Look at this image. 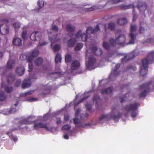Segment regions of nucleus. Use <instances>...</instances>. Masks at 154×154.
<instances>
[{
  "label": "nucleus",
  "mask_w": 154,
  "mask_h": 154,
  "mask_svg": "<svg viewBox=\"0 0 154 154\" xmlns=\"http://www.w3.org/2000/svg\"><path fill=\"white\" fill-rule=\"evenodd\" d=\"M20 58L22 60H24L27 58V56L26 54H22L20 55Z\"/></svg>",
  "instance_id": "43"
},
{
  "label": "nucleus",
  "mask_w": 154,
  "mask_h": 154,
  "mask_svg": "<svg viewBox=\"0 0 154 154\" xmlns=\"http://www.w3.org/2000/svg\"><path fill=\"white\" fill-rule=\"evenodd\" d=\"M85 107L87 110L89 111H90L91 109V106L89 104H86Z\"/></svg>",
  "instance_id": "52"
},
{
  "label": "nucleus",
  "mask_w": 154,
  "mask_h": 154,
  "mask_svg": "<svg viewBox=\"0 0 154 154\" xmlns=\"http://www.w3.org/2000/svg\"><path fill=\"white\" fill-rule=\"evenodd\" d=\"M1 22L3 24L0 25V33L3 35H6L9 32V28L5 24L9 22L8 20L3 19L0 20Z\"/></svg>",
  "instance_id": "3"
},
{
  "label": "nucleus",
  "mask_w": 154,
  "mask_h": 154,
  "mask_svg": "<svg viewBox=\"0 0 154 154\" xmlns=\"http://www.w3.org/2000/svg\"><path fill=\"white\" fill-rule=\"evenodd\" d=\"M136 29L137 26L136 25H131L130 32L129 34V36L131 39L129 42V44H134V41L136 39V35L134 34L133 33L135 31Z\"/></svg>",
  "instance_id": "5"
},
{
  "label": "nucleus",
  "mask_w": 154,
  "mask_h": 154,
  "mask_svg": "<svg viewBox=\"0 0 154 154\" xmlns=\"http://www.w3.org/2000/svg\"><path fill=\"white\" fill-rule=\"evenodd\" d=\"M60 48V45H55L53 48V50L54 51H58L59 50Z\"/></svg>",
  "instance_id": "48"
},
{
  "label": "nucleus",
  "mask_w": 154,
  "mask_h": 154,
  "mask_svg": "<svg viewBox=\"0 0 154 154\" xmlns=\"http://www.w3.org/2000/svg\"><path fill=\"white\" fill-rule=\"evenodd\" d=\"M127 23V19L125 17L120 18L118 20V23L120 25H125Z\"/></svg>",
  "instance_id": "24"
},
{
  "label": "nucleus",
  "mask_w": 154,
  "mask_h": 154,
  "mask_svg": "<svg viewBox=\"0 0 154 154\" xmlns=\"http://www.w3.org/2000/svg\"><path fill=\"white\" fill-rule=\"evenodd\" d=\"M30 82H23L22 85V88L23 89H25L31 86Z\"/></svg>",
  "instance_id": "29"
},
{
  "label": "nucleus",
  "mask_w": 154,
  "mask_h": 154,
  "mask_svg": "<svg viewBox=\"0 0 154 154\" xmlns=\"http://www.w3.org/2000/svg\"><path fill=\"white\" fill-rule=\"evenodd\" d=\"M139 104L137 103H131L126 105L125 109L128 112L131 111H136L138 109V106Z\"/></svg>",
  "instance_id": "9"
},
{
  "label": "nucleus",
  "mask_w": 154,
  "mask_h": 154,
  "mask_svg": "<svg viewBox=\"0 0 154 154\" xmlns=\"http://www.w3.org/2000/svg\"><path fill=\"white\" fill-rule=\"evenodd\" d=\"M27 32L26 31H23L21 34V36L23 39H25L26 38Z\"/></svg>",
  "instance_id": "50"
},
{
  "label": "nucleus",
  "mask_w": 154,
  "mask_h": 154,
  "mask_svg": "<svg viewBox=\"0 0 154 154\" xmlns=\"http://www.w3.org/2000/svg\"><path fill=\"white\" fill-rule=\"evenodd\" d=\"M81 30H79L77 33L75 35V36L77 38H79V37H81V35L82 34L81 33Z\"/></svg>",
  "instance_id": "51"
},
{
  "label": "nucleus",
  "mask_w": 154,
  "mask_h": 154,
  "mask_svg": "<svg viewBox=\"0 0 154 154\" xmlns=\"http://www.w3.org/2000/svg\"><path fill=\"white\" fill-rule=\"evenodd\" d=\"M132 112L131 114V116L132 117L135 118L137 115V113L136 112V111H132Z\"/></svg>",
  "instance_id": "56"
},
{
  "label": "nucleus",
  "mask_w": 154,
  "mask_h": 154,
  "mask_svg": "<svg viewBox=\"0 0 154 154\" xmlns=\"http://www.w3.org/2000/svg\"><path fill=\"white\" fill-rule=\"evenodd\" d=\"M61 122V120L60 118H57V120L56 121V123L57 125H59L60 124Z\"/></svg>",
  "instance_id": "63"
},
{
  "label": "nucleus",
  "mask_w": 154,
  "mask_h": 154,
  "mask_svg": "<svg viewBox=\"0 0 154 154\" xmlns=\"http://www.w3.org/2000/svg\"><path fill=\"white\" fill-rule=\"evenodd\" d=\"M21 82V81L20 80H18L16 81L15 84V86L16 87H18L20 86V85Z\"/></svg>",
  "instance_id": "53"
},
{
  "label": "nucleus",
  "mask_w": 154,
  "mask_h": 154,
  "mask_svg": "<svg viewBox=\"0 0 154 154\" xmlns=\"http://www.w3.org/2000/svg\"><path fill=\"white\" fill-rule=\"evenodd\" d=\"M144 28L141 26H140L139 29V32L140 33H143L144 31Z\"/></svg>",
  "instance_id": "59"
},
{
  "label": "nucleus",
  "mask_w": 154,
  "mask_h": 154,
  "mask_svg": "<svg viewBox=\"0 0 154 154\" xmlns=\"http://www.w3.org/2000/svg\"><path fill=\"white\" fill-rule=\"evenodd\" d=\"M38 6L39 9H40L44 6L43 2L42 1H38Z\"/></svg>",
  "instance_id": "49"
},
{
  "label": "nucleus",
  "mask_w": 154,
  "mask_h": 154,
  "mask_svg": "<svg viewBox=\"0 0 154 154\" xmlns=\"http://www.w3.org/2000/svg\"><path fill=\"white\" fill-rule=\"evenodd\" d=\"M13 27L15 28H19L20 27V24L18 22H16L13 24Z\"/></svg>",
  "instance_id": "47"
},
{
  "label": "nucleus",
  "mask_w": 154,
  "mask_h": 154,
  "mask_svg": "<svg viewBox=\"0 0 154 154\" xmlns=\"http://www.w3.org/2000/svg\"><path fill=\"white\" fill-rule=\"evenodd\" d=\"M17 110L15 108H11L9 111L10 113H14L16 112Z\"/></svg>",
  "instance_id": "55"
},
{
  "label": "nucleus",
  "mask_w": 154,
  "mask_h": 154,
  "mask_svg": "<svg viewBox=\"0 0 154 154\" xmlns=\"http://www.w3.org/2000/svg\"><path fill=\"white\" fill-rule=\"evenodd\" d=\"M61 60V58L60 54L59 53H57L55 56V62L56 63H57L58 62H60Z\"/></svg>",
  "instance_id": "34"
},
{
  "label": "nucleus",
  "mask_w": 154,
  "mask_h": 154,
  "mask_svg": "<svg viewBox=\"0 0 154 154\" xmlns=\"http://www.w3.org/2000/svg\"><path fill=\"white\" fill-rule=\"evenodd\" d=\"M121 65L120 64L118 63L116 65L115 68L112 71L111 74L109 75V77L110 78L113 77H116L119 73V72L117 71L118 69L120 66Z\"/></svg>",
  "instance_id": "10"
},
{
  "label": "nucleus",
  "mask_w": 154,
  "mask_h": 154,
  "mask_svg": "<svg viewBox=\"0 0 154 154\" xmlns=\"http://www.w3.org/2000/svg\"><path fill=\"white\" fill-rule=\"evenodd\" d=\"M111 118V117L110 116L109 114L105 115L103 114L99 118V120L100 121L103 120V119L105 120H108Z\"/></svg>",
  "instance_id": "27"
},
{
  "label": "nucleus",
  "mask_w": 154,
  "mask_h": 154,
  "mask_svg": "<svg viewBox=\"0 0 154 154\" xmlns=\"http://www.w3.org/2000/svg\"><path fill=\"white\" fill-rule=\"evenodd\" d=\"M75 27L72 25L68 24L66 26V29L67 31L70 32H73L75 30Z\"/></svg>",
  "instance_id": "31"
},
{
  "label": "nucleus",
  "mask_w": 154,
  "mask_h": 154,
  "mask_svg": "<svg viewBox=\"0 0 154 154\" xmlns=\"http://www.w3.org/2000/svg\"><path fill=\"white\" fill-rule=\"evenodd\" d=\"M89 125V123H88L87 124H83L81 125V127H82V128H85L86 126H87Z\"/></svg>",
  "instance_id": "62"
},
{
  "label": "nucleus",
  "mask_w": 154,
  "mask_h": 154,
  "mask_svg": "<svg viewBox=\"0 0 154 154\" xmlns=\"http://www.w3.org/2000/svg\"><path fill=\"white\" fill-rule=\"evenodd\" d=\"M126 38V37L124 35H120L117 37L115 39L113 38H110L109 40L110 44L106 42H103V46L107 51H110L112 48L115 47L117 44H124Z\"/></svg>",
  "instance_id": "1"
},
{
  "label": "nucleus",
  "mask_w": 154,
  "mask_h": 154,
  "mask_svg": "<svg viewBox=\"0 0 154 154\" xmlns=\"http://www.w3.org/2000/svg\"><path fill=\"white\" fill-rule=\"evenodd\" d=\"M13 44L16 46H20L22 45V40L20 38H14L13 40Z\"/></svg>",
  "instance_id": "22"
},
{
  "label": "nucleus",
  "mask_w": 154,
  "mask_h": 154,
  "mask_svg": "<svg viewBox=\"0 0 154 154\" xmlns=\"http://www.w3.org/2000/svg\"><path fill=\"white\" fill-rule=\"evenodd\" d=\"M151 82H150L149 83L145 84H143L140 86V89H143L144 90L141 92L139 94V97H144L146 95V94L149 90V86L150 85Z\"/></svg>",
  "instance_id": "6"
},
{
  "label": "nucleus",
  "mask_w": 154,
  "mask_h": 154,
  "mask_svg": "<svg viewBox=\"0 0 154 154\" xmlns=\"http://www.w3.org/2000/svg\"><path fill=\"white\" fill-rule=\"evenodd\" d=\"M42 36V35L41 32L36 31L31 34L30 36V38L32 40L36 41L40 40Z\"/></svg>",
  "instance_id": "8"
},
{
  "label": "nucleus",
  "mask_w": 154,
  "mask_h": 154,
  "mask_svg": "<svg viewBox=\"0 0 154 154\" xmlns=\"http://www.w3.org/2000/svg\"><path fill=\"white\" fill-rule=\"evenodd\" d=\"M140 4V3H139V4ZM146 4L145 3H144L142 4H138L137 6V7L140 11L141 10L145 11L146 9Z\"/></svg>",
  "instance_id": "26"
},
{
  "label": "nucleus",
  "mask_w": 154,
  "mask_h": 154,
  "mask_svg": "<svg viewBox=\"0 0 154 154\" xmlns=\"http://www.w3.org/2000/svg\"><path fill=\"white\" fill-rule=\"evenodd\" d=\"M33 57H32V55H31L27 57L26 59H27V60L29 63L32 62V61L33 60L32 58Z\"/></svg>",
  "instance_id": "54"
},
{
  "label": "nucleus",
  "mask_w": 154,
  "mask_h": 154,
  "mask_svg": "<svg viewBox=\"0 0 154 154\" xmlns=\"http://www.w3.org/2000/svg\"><path fill=\"white\" fill-rule=\"evenodd\" d=\"M134 56L133 53L126 54L125 55L123 58H122V63H125L128 60L134 58Z\"/></svg>",
  "instance_id": "12"
},
{
  "label": "nucleus",
  "mask_w": 154,
  "mask_h": 154,
  "mask_svg": "<svg viewBox=\"0 0 154 154\" xmlns=\"http://www.w3.org/2000/svg\"><path fill=\"white\" fill-rule=\"evenodd\" d=\"M29 72H31L33 68V65L32 62H30L29 63Z\"/></svg>",
  "instance_id": "45"
},
{
  "label": "nucleus",
  "mask_w": 154,
  "mask_h": 154,
  "mask_svg": "<svg viewBox=\"0 0 154 154\" xmlns=\"http://www.w3.org/2000/svg\"><path fill=\"white\" fill-rule=\"evenodd\" d=\"M113 88L112 87H110L107 88H106L102 90L101 91V93L103 94H111L113 91Z\"/></svg>",
  "instance_id": "21"
},
{
  "label": "nucleus",
  "mask_w": 154,
  "mask_h": 154,
  "mask_svg": "<svg viewBox=\"0 0 154 154\" xmlns=\"http://www.w3.org/2000/svg\"><path fill=\"white\" fill-rule=\"evenodd\" d=\"M34 92V91H28L27 92L20 94V97H25L27 95H31Z\"/></svg>",
  "instance_id": "33"
},
{
  "label": "nucleus",
  "mask_w": 154,
  "mask_h": 154,
  "mask_svg": "<svg viewBox=\"0 0 154 154\" xmlns=\"http://www.w3.org/2000/svg\"><path fill=\"white\" fill-rule=\"evenodd\" d=\"M76 39L75 38H71L67 42V46L69 47H73L76 43Z\"/></svg>",
  "instance_id": "16"
},
{
  "label": "nucleus",
  "mask_w": 154,
  "mask_h": 154,
  "mask_svg": "<svg viewBox=\"0 0 154 154\" xmlns=\"http://www.w3.org/2000/svg\"><path fill=\"white\" fill-rule=\"evenodd\" d=\"M6 98V96L3 91H0V100L3 101Z\"/></svg>",
  "instance_id": "32"
},
{
  "label": "nucleus",
  "mask_w": 154,
  "mask_h": 154,
  "mask_svg": "<svg viewBox=\"0 0 154 154\" xmlns=\"http://www.w3.org/2000/svg\"><path fill=\"white\" fill-rule=\"evenodd\" d=\"M49 124L43 123L42 122L35 123L34 125V129L37 130L39 128H44L47 130H49Z\"/></svg>",
  "instance_id": "7"
},
{
  "label": "nucleus",
  "mask_w": 154,
  "mask_h": 154,
  "mask_svg": "<svg viewBox=\"0 0 154 154\" xmlns=\"http://www.w3.org/2000/svg\"><path fill=\"white\" fill-rule=\"evenodd\" d=\"M80 63L78 60H75L71 63V69L72 70H77L80 67Z\"/></svg>",
  "instance_id": "14"
},
{
  "label": "nucleus",
  "mask_w": 154,
  "mask_h": 154,
  "mask_svg": "<svg viewBox=\"0 0 154 154\" xmlns=\"http://www.w3.org/2000/svg\"><path fill=\"white\" fill-rule=\"evenodd\" d=\"M15 61L14 60H11L9 59L7 63V67L8 69H12L14 66Z\"/></svg>",
  "instance_id": "19"
},
{
  "label": "nucleus",
  "mask_w": 154,
  "mask_h": 154,
  "mask_svg": "<svg viewBox=\"0 0 154 154\" xmlns=\"http://www.w3.org/2000/svg\"><path fill=\"white\" fill-rule=\"evenodd\" d=\"M120 116L121 115L119 114L117 115L114 116H113V118L114 119L116 120V119H119L120 117Z\"/></svg>",
  "instance_id": "61"
},
{
  "label": "nucleus",
  "mask_w": 154,
  "mask_h": 154,
  "mask_svg": "<svg viewBox=\"0 0 154 154\" xmlns=\"http://www.w3.org/2000/svg\"><path fill=\"white\" fill-rule=\"evenodd\" d=\"M94 9V7H91L90 8H86L85 10V11H92Z\"/></svg>",
  "instance_id": "58"
},
{
  "label": "nucleus",
  "mask_w": 154,
  "mask_h": 154,
  "mask_svg": "<svg viewBox=\"0 0 154 154\" xmlns=\"http://www.w3.org/2000/svg\"><path fill=\"white\" fill-rule=\"evenodd\" d=\"M72 60L71 56L70 54H67L65 56V61L66 63L70 62Z\"/></svg>",
  "instance_id": "39"
},
{
  "label": "nucleus",
  "mask_w": 154,
  "mask_h": 154,
  "mask_svg": "<svg viewBox=\"0 0 154 154\" xmlns=\"http://www.w3.org/2000/svg\"><path fill=\"white\" fill-rule=\"evenodd\" d=\"M83 46V44L82 43H78L74 48V50L75 51H79L80 50Z\"/></svg>",
  "instance_id": "35"
},
{
  "label": "nucleus",
  "mask_w": 154,
  "mask_h": 154,
  "mask_svg": "<svg viewBox=\"0 0 154 154\" xmlns=\"http://www.w3.org/2000/svg\"><path fill=\"white\" fill-rule=\"evenodd\" d=\"M16 72L19 75L21 76L24 73L25 69L23 66H20L17 68Z\"/></svg>",
  "instance_id": "18"
},
{
  "label": "nucleus",
  "mask_w": 154,
  "mask_h": 154,
  "mask_svg": "<svg viewBox=\"0 0 154 154\" xmlns=\"http://www.w3.org/2000/svg\"><path fill=\"white\" fill-rule=\"evenodd\" d=\"M15 79V75L11 73L9 74L7 80V82L8 84H10L13 82Z\"/></svg>",
  "instance_id": "20"
},
{
  "label": "nucleus",
  "mask_w": 154,
  "mask_h": 154,
  "mask_svg": "<svg viewBox=\"0 0 154 154\" xmlns=\"http://www.w3.org/2000/svg\"><path fill=\"white\" fill-rule=\"evenodd\" d=\"M7 134L8 135L10 138L14 140V141L16 142L17 140V137L16 136H14L11 132H8L7 133Z\"/></svg>",
  "instance_id": "30"
},
{
  "label": "nucleus",
  "mask_w": 154,
  "mask_h": 154,
  "mask_svg": "<svg viewBox=\"0 0 154 154\" xmlns=\"http://www.w3.org/2000/svg\"><path fill=\"white\" fill-rule=\"evenodd\" d=\"M52 30L54 31L57 32L58 31V28L56 25H54L52 27Z\"/></svg>",
  "instance_id": "60"
},
{
  "label": "nucleus",
  "mask_w": 154,
  "mask_h": 154,
  "mask_svg": "<svg viewBox=\"0 0 154 154\" xmlns=\"http://www.w3.org/2000/svg\"><path fill=\"white\" fill-rule=\"evenodd\" d=\"M5 89L8 93H9L12 91L13 88L12 87H9L8 86H6L5 88Z\"/></svg>",
  "instance_id": "42"
},
{
  "label": "nucleus",
  "mask_w": 154,
  "mask_h": 154,
  "mask_svg": "<svg viewBox=\"0 0 154 154\" xmlns=\"http://www.w3.org/2000/svg\"><path fill=\"white\" fill-rule=\"evenodd\" d=\"M91 49L92 53L97 56H100L102 54L103 51L100 48L98 49L96 47L93 46Z\"/></svg>",
  "instance_id": "13"
},
{
  "label": "nucleus",
  "mask_w": 154,
  "mask_h": 154,
  "mask_svg": "<svg viewBox=\"0 0 154 154\" xmlns=\"http://www.w3.org/2000/svg\"><path fill=\"white\" fill-rule=\"evenodd\" d=\"M104 27L106 31L107 29H110L111 30H113L115 28V25L114 23L110 22L104 24Z\"/></svg>",
  "instance_id": "15"
},
{
  "label": "nucleus",
  "mask_w": 154,
  "mask_h": 154,
  "mask_svg": "<svg viewBox=\"0 0 154 154\" xmlns=\"http://www.w3.org/2000/svg\"><path fill=\"white\" fill-rule=\"evenodd\" d=\"M90 97V96H86L84 97L81 99L79 101V102H78L77 103H75L74 104V107L75 108L76 106H77L78 104H79L81 102H82L83 101H84V100H85L86 99L88 98L89 97Z\"/></svg>",
  "instance_id": "36"
},
{
  "label": "nucleus",
  "mask_w": 154,
  "mask_h": 154,
  "mask_svg": "<svg viewBox=\"0 0 154 154\" xmlns=\"http://www.w3.org/2000/svg\"><path fill=\"white\" fill-rule=\"evenodd\" d=\"M39 54V51L38 50H34L32 51L31 55L33 57L37 56Z\"/></svg>",
  "instance_id": "38"
},
{
  "label": "nucleus",
  "mask_w": 154,
  "mask_h": 154,
  "mask_svg": "<svg viewBox=\"0 0 154 154\" xmlns=\"http://www.w3.org/2000/svg\"><path fill=\"white\" fill-rule=\"evenodd\" d=\"M51 89V87L50 86H48V87L46 88H45V91H46V92H43L42 94L43 95H45L49 94L50 92V90Z\"/></svg>",
  "instance_id": "41"
},
{
  "label": "nucleus",
  "mask_w": 154,
  "mask_h": 154,
  "mask_svg": "<svg viewBox=\"0 0 154 154\" xmlns=\"http://www.w3.org/2000/svg\"><path fill=\"white\" fill-rule=\"evenodd\" d=\"M31 117H28L27 118L24 119L20 122V123L21 124H30L32 123V121L31 120Z\"/></svg>",
  "instance_id": "17"
},
{
  "label": "nucleus",
  "mask_w": 154,
  "mask_h": 154,
  "mask_svg": "<svg viewBox=\"0 0 154 154\" xmlns=\"http://www.w3.org/2000/svg\"><path fill=\"white\" fill-rule=\"evenodd\" d=\"M70 125H66L63 126L62 128V130H68L70 129Z\"/></svg>",
  "instance_id": "40"
},
{
  "label": "nucleus",
  "mask_w": 154,
  "mask_h": 154,
  "mask_svg": "<svg viewBox=\"0 0 154 154\" xmlns=\"http://www.w3.org/2000/svg\"><path fill=\"white\" fill-rule=\"evenodd\" d=\"M123 1L122 0H112L109 2V3L112 4H115Z\"/></svg>",
  "instance_id": "44"
},
{
  "label": "nucleus",
  "mask_w": 154,
  "mask_h": 154,
  "mask_svg": "<svg viewBox=\"0 0 154 154\" xmlns=\"http://www.w3.org/2000/svg\"><path fill=\"white\" fill-rule=\"evenodd\" d=\"M154 60V51L148 53L147 56L142 60V66L140 72L141 76H144L147 73L148 66L151 64Z\"/></svg>",
  "instance_id": "2"
},
{
  "label": "nucleus",
  "mask_w": 154,
  "mask_h": 154,
  "mask_svg": "<svg viewBox=\"0 0 154 154\" xmlns=\"http://www.w3.org/2000/svg\"><path fill=\"white\" fill-rule=\"evenodd\" d=\"M100 99L99 96L97 94H95L94 95L92 99L93 103H95L96 104H97L98 102L100 100Z\"/></svg>",
  "instance_id": "28"
},
{
  "label": "nucleus",
  "mask_w": 154,
  "mask_h": 154,
  "mask_svg": "<svg viewBox=\"0 0 154 154\" xmlns=\"http://www.w3.org/2000/svg\"><path fill=\"white\" fill-rule=\"evenodd\" d=\"M100 30L99 26L98 25H97L96 26L94 29L91 27H89L87 28L86 30V33L88 34H90L96 33Z\"/></svg>",
  "instance_id": "11"
},
{
  "label": "nucleus",
  "mask_w": 154,
  "mask_h": 154,
  "mask_svg": "<svg viewBox=\"0 0 154 154\" xmlns=\"http://www.w3.org/2000/svg\"><path fill=\"white\" fill-rule=\"evenodd\" d=\"M80 111V109L79 108H78L75 111V116L76 117L77 116Z\"/></svg>",
  "instance_id": "57"
},
{
  "label": "nucleus",
  "mask_w": 154,
  "mask_h": 154,
  "mask_svg": "<svg viewBox=\"0 0 154 154\" xmlns=\"http://www.w3.org/2000/svg\"><path fill=\"white\" fill-rule=\"evenodd\" d=\"M120 8L122 10H125L127 9L134 8L133 4H130L127 5H121L119 6Z\"/></svg>",
  "instance_id": "23"
},
{
  "label": "nucleus",
  "mask_w": 154,
  "mask_h": 154,
  "mask_svg": "<svg viewBox=\"0 0 154 154\" xmlns=\"http://www.w3.org/2000/svg\"><path fill=\"white\" fill-rule=\"evenodd\" d=\"M73 122L74 124L75 125L79 124L80 122V121L79 119L75 118L73 119Z\"/></svg>",
  "instance_id": "46"
},
{
  "label": "nucleus",
  "mask_w": 154,
  "mask_h": 154,
  "mask_svg": "<svg viewBox=\"0 0 154 154\" xmlns=\"http://www.w3.org/2000/svg\"><path fill=\"white\" fill-rule=\"evenodd\" d=\"M43 59L41 57H39L36 59L35 61V65L37 66H41L43 62Z\"/></svg>",
  "instance_id": "25"
},
{
  "label": "nucleus",
  "mask_w": 154,
  "mask_h": 154,
  "mask_svg": "<svg viewBox=\"0 0 154 154\" xmlns=\"http://www.w3.org/2000/svg\"><path fill=\"white\" fill-rule=\"evenodd\" d=\"M69 119V117L68 115L65 116H64V120L65 121H67Z\"/></svg>",
  "instance_id": "64"
},
{
  "label": "nucleus",
  "mask_w": 154,
  "mask_h": 154,
  "mask_svg": "<svg viewBox=\"0 0 154 154\" xmlns=\"http://www.w3.org/2000/svg\"><path fill=\"white\" fill-rule=\"evenodd\" d=\"M96 60L93 57L90 56L89 58L88 61L86 62V68L88 70H92L96 68L95 64L96 63Z\"/></svg>",
  "instance_id": "4"
},
{
  "label": "nucleus",
  "mask_w": 154,
  "mask_h": 154,
  "mask_svg": "<svg viewBox=\"0 0 154 154\" xmlns=\"http://www.w3.org/2000/svg\"><path fill=\"white\" fill-rule=\"evenodd\" d=\"M81 38L82 41L84 42L86 41L88 38L87 34L85 33H82L81 35Z\"/></svg>",
  "instance_id": "37"
}]
</instances>
